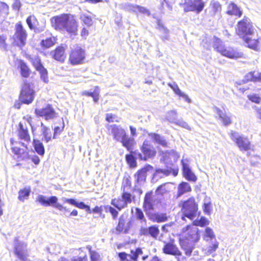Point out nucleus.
Listing matches in <instances>:
<instances>
[{
  "instance_id": "obj_1",
  "label": "nucleus",
  "mask_w": 261,
  "mask_h": 261,
  "mask_svg": "<svg viewBox=\"0 0 261 261\" xmlns=\"http://www.w3.org/2000/svg\"><path fill=\"white\" fill-rule=\"evenodd\" d=\"M108 134L112 136L113 139L117 142H120L122 146L129 150L134 144V139L129 137L126 130L120 125H108Z\"/></svg>"
},
{
  "instance_id": "obj_2",
  "label": "nucleus",
  "mask_w": 261,
  "mask_h": 261,
  "mask_svg": "<svg viewBox=\"0 0 261 261\" xmlns=\"http://www.w3.org/2000/svg\"><path fill=\"white\" fill-rule=\"evenodd\" d=\"M214 48L222 55L230 59H237L242 58L243 54L238 51L230 47H226L220 39L215 38L213 43Z\"/></svg>"
},
{
  "instance_id": "obj_3",
  "label": "nucleus",
  "mask_w": 261,
  "mask_h": 261,
  "mask_svg": "<svg viewBox=\"0 0 261 261\" xmlns=\"http://www.w3.org/2000/svg\"><path fill=\"white\" fill-rule=\"evenodd\" d=\"M36 201L45 206H52L62 212L65 216L67 217H69V215H67L68 213L70 212L69 208L58 203V198L55 196L46 198L44 195H39L36 198Z\"/></svg>"
},
{
  "instance_id": "obj_4",
  "label": "nucleus",
  "mask_w": 261,
  "mask_h": 261,
  "mask_svg": "<svg viewBox=\"0 0 261 261\" xmlns=\"http://www.w3.org/2000/svg\"><path fill=\"white\" fill-rule=\"evenodd\" d=\"M181 211L183 214L182 219L187 217L190 220H193L196 216L198 205L193 197H191L187 200L181 201Z\"/></svg>"
},
{
  "instance_id": "obj_5",
  "label": "nucleus",
  "mask_w": 261,
  "mask_h": 261,
  "mask_svg": "<svg viewBox=\"0 0 261 261\" xmlns=\"http://www.w3.org/2000/svg\"><path fill=\"white\" fill-rule=\"evenodd\" d=\"M237 26L236 33L240 37L252 36L254 33V28L250 19L247 17H244L242 20L239 21Z\"/></svg>"
},
{
  "instance_id": "obj_6",
  "label": "nucleus",
  "mask_w": 261,
  "mask_h": 261,
  "mask_svg": "<svg viewBox=\"0 0 261 261\" xmlns=\"http://www.w3.org/2000/svg\"><path fill=\"white\" fill-rule=\"evenodd\" d=\"M231 139L235 142L241 151H248L251 149V143L248 138L240 135L238 133L231 130L229 133Z\"/></svg>"
},
{
  "instance_id": "obj_7",
  "label": "nucleus",
  "mask_w": 261,
  "mask_h": 261,
  "mask_svg": "<svg viewBox=\"0 0 261 261\" xmlns=\"http://www.w3.org/2000/svg\"><path fill=\"white\" fill-rule=\"evenodd\" d=\"M85 57L84 49L79 45H75L71 48L69 60L73 65L81 64L83 63Z\"/></svg>"
},
{
  "instance_id": "obj_8",
  "label": "nucleus",
  "mask_w": 261,
  "mask_h": 261,
  "mask_svg": "<svg viewBox=\"0 0 261 261\" xmlns=\"http://www.w3.org/2000/svg\"><path fill=\"white\" fill-rule=\"evenodd\" d=\"M35 92L31 88L30 85L24 82L22 86L21 90L19 95V100L23 103L30 104L32 102L34 98Z\"/></svg>"
},
{
  "instance_id": "obj_9",
  "label": "nucleus",
  "mask_w": 261,
  "mask_h": 261,
  "mask_svg": "<svg viewBox=\"0 0 261 261\" xmlns=\"http://www.w3.org/2000/svg\"><path fill=\"white\" fill-rule=\"evenodd\" d=\"M142 153L135 151V156L141 160H147L155 155V151L153 147L149 144L147 141H145L141 148Z\"/></svg>"
},
{
  "instance_id": "obj_10",
  "label": "nucleus",
  "mask_w": 261,
  "mask_h": 261,
  "mask_svg": "<svg viewBox=\"0 0 261 261\" xmlns=\"http://www.w3.org/2000/svg\"><path fill=\"white\" fill-rule=\"evenodd\" d=\"M15 31L13 35L15 42L19 46H24L26 42L27 33L20 22L16 24Z\"/></svg>"
},
{
  "instance_id": "obj_11",
  "label": "nucleus",
  "mask_w": 261,
  "mask_h": 261,
  "mask_svg": "<svg viewBox=\"0 0 261 261\" xmlns=\"http://www.w3.org/2000/svg\"><path fill=\"white\" fill-rule=\"evenodd\" d=\"M184 240L191 242H197L200 239L198 228L194 225H188L182 228Z\"/></svg>"
},
{
  "instance_id": "obj_12",
  "label": "nucleus",
  "mask_w": 261,
  "mask_h": 261,
  "mask_svg": "<svg viewBox=\"0 0 261 261\" xmlns=\"http://www.w3.org/2000/svg\"><path fill=\"white\" fill-rule=\"evenodd\" d=\"M67 16V14H63L52 17L50 19L52 26L56 30H64L67 20L69 21L70 25L73 24V21L71 19H68Z\"/></svg>"
},
{
  "instance_id": "obj_13",
  "label": "nucleus",
  "mask_w": 261,
  "mask_h": 261,
  "mask_svg": "<svg viewBox=\"0 0 261 261\" xmlns=\"http://www.w3.org/2000/svg\"><path fill=\"white\" fill-rule=\"evenodd\" d=\"M35 111L37 115L44 117L46 120L53 119L58 115L50 105H47L42 109H36Z\"/></svg>"
},
{
  "instance_id": "obj_14",
  "label": "nucleus",
  "mask_w": 261,
  "mask_h": 261,
  "mask_svg": "<svg viewBox=\"0 0 261 261\" xmlns=\"http://www.w3.org/2000/svg\"><path fill=\"white\" fill-rule=\"evenodd\" d=\"M159 203L158 199L152 195V192H148L145 196L143 208L146 212H150L154 210L155 206Z\"/></svg>"
},
{
  "instance_id": "obj_15",
  "label": "nucleus",
  "mask_w": 261,
  "mask_h": 261,
  "mask_svg": "<svg viewBox=\"0 0 261 261\" xmlns=\"http://www.w3.org/2000/svg\"><path fill=\"white\" fill-rule=\"evenodd\" d=\"M205 6V3L202 0L191 1L184 7V10L186 12L195 11L198 14L201 12Z\"/></svg>"
},
{
  "instance_id": "obj_16",
  "label": "nucleus",
  "mask_w": 261,
  "mask_h": 261,
  "mask_svg": "<svg viewBox=\"0 0 261 261\" xmlns=\"http://www.w3.org/2000/svg\"><path fill=\"white\" fill-rule=\"evenodd\" d=\"M14 244L15 254L19 259L25 261L28 256L27 244L24 242H19L16 239L15 240Z\"/></svg>"
},
{
  "instance_id": "obj_17",
  "label": "nucleus",
  "mask_w": 261,
  "mask_h": 261,
  "mask_svg": "<svg viewBox=\"0 0 261 261\" xmlns=\"http://www.w3.org/2000/svg\"><path fill=\"white\" fill-rule=\"evenodd\" d=\"M26 21L30 29L34 30V31L36 33H41L45 29L44 24L43 23L40 25L37 18L34 15L28 17Z\"/></svg>"
},
{
  "instance_id": "obj_18",
  "label": "nucleus",
  "mask_w": 261,
  "mask_h": 261,
  "mask_svg": "<svg viewBox=\"0 0 261 261\" xmlns=\"http://www.w3.org/2000/svg\"><path fill=\"white\" fill-rule=\"evenodd\" d=\"M160 230L156 225H152L148 228L141 226L139 230V233L143 236H150L153 238H156L159 234Z\"/></svg>"
},
{
  "instance_id": "obj_19",
  "label": "nucleus",
  "mask_w": 261,
  "mask_h": 261,
  "mask_svg": "<svg viewBox=\"0 0 261 261\" xmlns=\"http://www.w3.org/2000/svg\"><path fill=\"white\" fill-rule=\"evenodd\" d=\"M163 252L167 254L179 256L181 255V252L178 247L174 244L173 241L166 243L163 248Z\"/></svg>"
},
{
  "instance_id": "obj_20",
  "label": "nucleus",
  "mask_w": 261,
  "mask_h": 261,
  "mask_svg": "<svg viewBox=\"0 0 261 261\" xmlns=\"http://www.w3.org/2000/svg\"><path fill=\"white\" fill-rule=\"evenodd\" d=\"M172 171H173L174 176L177 175V172L173 170L170 166H168L167 169H158L153 174L152 180L153 181H156L159 179L169 175Z\"/></svg>"
},
{
  "instance_id": "obj_21",
  "label": "nucleus",
  "mask_w": 261,
  "mask_h": 261,
  "mask_svg": "<svg viewBox=\"0 0 261 261\" xmlns=\"http://www.w3.org/2000/svg\"><path fill=\"white\" fill-rule=\"evenodd\" d=\"M182 168L183 174L185 177L191 181H195L197 178L194 173L192 172L189 165V161L187 159H182L181 160Z\"/></svg>"
},
{
  "instance_id": "obj_22",
  "label": "nucleus",
  "mask_w": 261,
  "mask_h": 261,
  "mask_svg": "<svg viewBox=\"0 0 261 261\" xmlns=\"http://www.w3.org/2000/svg\"><path fill=\"white\" fill-rule=\"evenodd\" d=\"M123 8L129 12H133L136 13L139 12L147 15H150V12L148 9L137 5H134L128 3H125L123 5Z\"/></svg>"
},
{
  "instance_id": "obj_23",
  "label": "nucleus",
  "mask_w": 261,
  "mask_h": 261,
  "mask_svg": "<svg viewBox=\"0 0 261 261\" xmlns=\"http://www.w3.org/2000/svg\"><path fill=\"white\" fill-rule=\"evenodd\" d=\"M222 11V6L218 1H213L211 2L208 8L206 10L207 15L211 17H214L220 14Z\"/></svg>"
},
{
  "instance_id": "obj_24",
  "label": "nucleus",
  "mask_w": 261,
  "mask_h": 261,
  "mask_svg": "<svg viewBox=\"0 0 261 261\" xmlns=\"http://www.w3.org/2000/svg\"><path fill=\"white\" fill-rule=\"evenodd\" d=\"M151 168H152V167L148 165L138 171L134 175L135 182L137 184L140 185L145 181L147 172Z\"/></svg>"
},
{
  "instance_id": "obj_25",
  "label": "nucleus",
  "mask_w": 261,
  "mask_h": 261,
  "mask_svg": "<svg viewBox=\"0 0 261 261\" xmlns=\"http://www.w3.org/2000/svg\"><path fill=\"white\" fill-rule=\"evenodd\" d=\"M50 55L54 59L61 62H64L66 58L65 48L62 46L57 47L50 53Z\"/></svg>"
},
{
  "instance_id": "obj_26",
  "label": "nucleus",
  "mask_w": 261,
  "mask_h": 261,
  "mask_svg": "<svg viewBox=\"0 0 261 261\" xmlns=\"http://www.w3.org/2000/svg\"><path fill=\"white\" fill-rule=\"evenodd\" d=\"M179 243L181 248L185 251L186 255L190 256L195 247L194 243L180 239Z\"/></svg>"
},
{
  "instance_id": "obj_27",
  "label": "nucleus",
  "mask_w": 261,
  "mask_h": 261,
  "mask_svg": "<svg viewBox=\"0 0 261 261\" xmlns=\"http://www.w3.org/2000/svg\"><path fill=\"white\" fill-rule=\"evenodd\" d=\"M67 18L72 19V21H73V24L70 25L69 21L67 20L65 23L66 27H65L64 30L66 31L69 33L73 34L74 35L76 34L77 30V24L76 21L75 20L74 16L71 14H68Z\"/></svg>"
},
{
  "instance_id": "obj_28",
  "label": "nucleus",
  "mask_w": 261,
  "mask_h": 261,
  "mask_svg": "<svg viewBox=\"0 0 261 261\" xmlns=\"http://www.w3.org/2000/svg\"><path fill=\"white\" fill-rule=\"evenodd\" d=\"M18 136L20 139L25 142H29L30 141V136L29 134L28 128L21 122H20L19 124Z\"/></svg>"
},
{
  "instance_id": "obj_29",
  "label": "nucleus",
  "mask_w": 261,
  "mask_h": 261,
  "mask_svg": "<svg viewBox=\"0 0 261 261\" xmlns=\"http://www.w3.org/2000/svg\"><path fill=\"white\" fill-rule=\"evenodd\" d=\"M148 136L155 144L160 145L164 147H168V143L163 136L155 133H149Z\"/></svg>"
},
{
  "instance_id": "obj_30",
  "label": "nucleus",
  "mask_w": 261,
  "mask_h": 261,
  "mask_svg": "<svg viewBox=\"0 0 261 261\" xmlns=\"http://www.w3.org/2000/svg\"><path fill=\"white\" fill-rule=\"evenodd\" d=\"M226 13L229 15L241 17L242 15V11L236 4L231 3L228 4Z\"/></svg>"
},
{
  "instance_id": "obj_31",
  "label": "nucleus",
  "mask_w": 261,
  "mask_h": 261,
  "mask_svg": "<svg viewBox=\"0 0 261 261\" xmlns=\"http://www.w3.org/2000/svg\"><path fill=\"white\" fill-rule=\"evenodd\" d=\"M179 155L177 153L173 150L165 153L164 156V161L166 164H169V165H172L177 160Z\"/></svg>"
},
{
  "instance_id": "obj_32",
  "label": "nucleus",
  "mask_w": 261,
  "mask_h": 261,
  "mask_svg": "<svg viewBox=\"0 0 261 261\" xmlns=\"http://www.w3.org/2000/svg\"><path fill=\"white\" fill-rule=\"evenodd\" d=\"M191 191V187L190 185L186 182H182L177 187V193L176 198L180 197L183 194L189 192Z\"/></svg>"
},
{
  "instance_id": "obj_33",
  "label": "nucleus",
  "mask_w": 261,
  "mask_h": 261,
  "mask_svg": "<svg viewBox=\"0 0 261 261\" xmlns=\"http://www.w3.org/2000/svg\"><path fill=\"white\" fill-rule=\"evenodd\" d=\"M168 85L173 90L176 94L184 98L188 102H191V100L189 98L188 96L179 89L178 85L175 82L173 83H168Z\"/></svg>"
},
{
  "instance_id": "obj_34",
  "label": "nucleus",
  "mask_w": 261,
  "mask_h": 261,
  "mask_svg": "<svg viewBox=\"0 0 261 261\" xmlns=\"http://www.w3.org/2000/svg\"><path fill=\"white\" fill-rule=\"evenodd\" d=\"M215 112L218 115L219 118L222 120L224 125H228L231 123L230 116L224 113L219 108H215Z\"/></svg>"
},
{
  "instance_id": "obj_35",
  "label": "nucleus",
  "mask_w": 261,
  "mask_h": 261,
  "mask_svg": "<svg viewBox=\"0 0 261 261\" xmlns=\"http://www.w3.org/2000/svg\"><path fill=\"white\" fill-rule=\"evenodd\" d=\"M149 219L153 222L161 223L167 221V216L166 214L155 213L149 215Z\"/></svg>"
},
{
  "instance_id": "obj_36",
  "label": "nucleus",
  "mask_w": 261,
  "mask_h": 261,
  "mask_svg": "<svg viewBox=\"0 0 261 261\" xmlns=\"http://www.w3.org/2000/svg\"><path fill=\"white\" fill-rule=\"evenodd\" d=\"M251 36H246L242 38L248 47L256 50L258 45V41L257 39L252 38Z\"/></svg>"
},
{
  "instance_id": "obj_37",
  "label": "nucleus",
  "mask_w": 261,
  "mask_h": 261,
  "mask_svg": "<svg viewBox=\"0 0 261 261\" xmlns=\"http://www.w3.org/2000/svg\"><path fill=\"white\" fill-rule=\"evenodd\" d=\"M157 29L163 33L161 37L163 41L168 40L169 39V30L163 25L160 21L158 22Z\"/></svg>"
},
{
  "instance_id": "obj_38",
  "label": "nucleus",
  "mask_w": 261,
  "mask_h": 261,
  "mask_svg": "<svg viewBox=\"0 0 261 261\" xmlns=\"http://www.w3.org/2000/svg\"><path fill=\"white\" fill-rule=\"evenodd\" d=\"M62 200L64 203H69L81 209H84L86 207V205L83 202H77L74 199H68L63 197Z\"/></svg>"
},
{
  "instance_id": "obj_39",
  "label": "nucleus",
  "mask_w": 261,
  "mask_h": 261,
  "mask_svg": "<svg viewBox=\"0 0 261 261\" xmlns=\"http://www.w3.org/2000/svg\"><path fill=\"white\" fill-rule=\"evenodd\" d=\"M9 13V6L0 1V21L3 20Z\"/></svg>"
},
{
  "instance_id": "obj_40",
  "label": "nucleus",
  "mask_w": 261,
  "mask_h": 261,
  "mask_svg": "<svg viewBox=\"0 0 261 261\" xmlns=\"http://www.w3.org/2000/svg\"><path fill=\"white\" fill-rule=\"evenodd\" d=\"M20 69V73L22 76L28 77L30 74V70L27 64L23 61H20L19 64Z\"/></svg>"
},
{
  "instance_id": "obj_41",
  "label": "nucleus",
  "mask_w": 261,
  "mask_h": 261,
  "mask_svg": "<svg viewBox=\"0 0 261 261\" xmlns=\"http://www.w3.org/2000/svg\"><path fill=\"white\" fill-rule=\"evenodd\" d=\"M35 151L40 155H43L45 152L44 146L39 140H34L33 142Z\"/></svg>"
},
{
  "instance_id": "obj_42",
  "label": "nucleus",
  "mask_w": 261,
  "mask_h": 261,
  "mask_svg": "<svg viewBox=\"0 0 261 261\" xmlns=\"http://www.w3.org/2000/svg\"><path fill=\"white\" fill-rule=\"evenodd\" d=\"M111 204L119 210H121V209L126 207L127 205L122 197L113 199L112 200Z\"/></svg>"
},
{
  "instance_id": "obj_43",
  "label": "nucleus",
  "mask_w": 261,
  "mask_h": 261,
  "mask_svg": "<svg viewBox=\"0 0 261 261\" xmlns=\"http://www.w3.org/2000/svg\"><path fill=\"white\" fill-rule=\"evenodd\" d=\"M203 239L206 241L216 240L215 234L212 229L210 227H206L205 228L203 235Z\"/></svg>"
},
{
  "instance_id": "obj_44",
  "label": "nucleus",
  "mask_w": 261,
  "mask_h": 261,
  "mask_svg": "<svg viewBox=\"0 0 261 261\" xmlns=\"http://www.w3.org/2000/svg\"><path fill=\"white\" fill-rule=\"evenodd\" d=\"M137 159H139V158L135 156V151H131L130 154L126 155V160L127 163L132 167H135L136 166L137 163L136 160Z\"/></svg>"
},
{
  "instance_id": "obj_45",
  "label": "nucleus",
  "mask_w": 261,
  "mask_h": 261,
  "mask_svg": "<svg viewBox=\"0 0 261 261\" xmlns=\"http://www.w3.org/2000/svg\"><path fill=\"white\" fill-rule=\"evenodd\" d=\"M56 43V38L54 37H49L45 40L41 41V45L46 48H49L53 46Z\"/></svg>"
},
{
  "instance_id": "obj_46",
  "label": "nucleus",
  "mask_w": 261,
  "mask_h": 261,
  "mask_svg": "<svg viewBox=\"0 0 261 261\" xmlns=\"http://www.w3.org/2000/svg\"><path fill=\"white\" fill-rule=\"evenodd\" d=\"M42 132L44 136V140L46 142H49L51 139V133L49 129L45 126L42 122L41 123Z\"/></svg>"
},
{
  "instance_id": "obj_47",
  "label": "nucleus",
  "mask_w": 261,
  "mask_h": 261,
  "mask_svg": "<svg viewBox=\"0 0 261 261\" xmlns=\"http://www.w3.org/2000/svg\"><path fill=\"white\" fill-rule=\"evenodd\" d=\"M177 114L176 111L171 110L168 112L166 115V119L171 123H175L177 121Z\"/></svg>"
},
{
  "instance_id": "obj_48",
  "label": "nucleus",
  "mask_w": 261,
  "mask_h": 261,
  "mask_svg": "<svg viewBox=\"0 0 261 261\" xmlns=\"http://www.w3.org/2000/svg\"><path fill=\"white\" fill-rule=\"evenodd\" d=\"M130 253L131 254H129L128 256L134 261H138V256L143 254V251L141 248H138L135 251L132 250Z\"/></svg>"
},
{
  "instance_id": "obj_49",
  "label": "nucleus",
  "mask_w": 261,
  "mask_h": 261,
  "mask_svg": "<svg viewBox=\"0 0 261 261\" xmlns=\"http://www.w3.org/2000/svg\"><path fill=\"white\" fill-rule=\"evenodd\" d=\"M30 193V190L29 189L24 188L21 190L19 192L18 199L19 200L23 201L24 198L29 197Z\"/></svg>"
},
{
  "instance_id": "obj_50",
  "label": "nucleus",
  "mask_w": 261,
  "mask_h": 261,
  "mask_svg": "<svg viewBox=\"0 0 261 261\" xmlns=\"http://www.w3.org/2000/svg\"><path fill=\"white\" fill-rule=\"evenodd\" d=\"M121 197L127 205L128 204H130L132 201V198H134V197H132L130 193H128L126 191L123 192Z\"/></svg>"
},
{
  "instance_id": "obj_51",
  "label": "nucleus",
  "mask_w": 261,
  "mask_h": 261,
  "mask_svg": "<svg viewBox=\"0 0 261 261\" xmlns=\"http://www.w3.org/2000/svg\"><path fill=\"white\" fill-rule=\"evenodd\" d=\"M136 217L137 219L141 221V222L146 223V219H145L142 211L139 208H136Z\"/></svg>"
},
{
  "instance_id": "obj_52",
  "label": "nucleus",
  "mask_w": 261,
  "mask_h": 261,
  "mask_svg": "<svg viewBox=\"0 0 261 261\" xmlns=\"http://www.w3.org/2000/svg\"><path fill=\"white\" fill-rule=\"evenodd\" d=\"M206 224H208L207 220L205 218L202 217L200 218V219H197L194 221L193 225L196 227L197 226L202 227L204 225H206Z\"/></svg>"
},
{
  "instance_id": "obj_53",
  "label": "nucleus",
  "mask_w": 261,
  "mask_h": 261,
  "mask_svg": "<svg viewBox=\"0 0 261 261\" xmlns=\"http://www.w3.org/2000/svg\"><path fill=\"white\" fill-rule=\"evenodd\" d=\"M32 62L38 71L44 67L41 63L40 59L38 57H35L32 58Z\"/></svg>"
},
{
  "instance_id": "obj_54",
  "label": "nucleus",
  "mask_w": 261,
  "mask_h": 261,
  "mask_svg": "<svg viewBox=\"0 0 261 261\" xmlns=\"http://www.w3.org/2000/svg\"><path fill=\"white\" fill-rule=\"evenodd\" d=\"M87 248L89 249L91 261H100V255L96 251L91 250V247L88 246Z\"/></svg>"
},
{
  "instance_id": "obj_55",
  "label": "nucleus",
  "mask_w": 261,
  "mask_h": 261,
  "mask_svg": "<svg viewBox=\"0 0 261 261\" xmlns=\"http://www.w3.org/2000/svg\"><path fill=\"white\" fill-rule=\"evenodd\" d=\"M81 19L87 26H91L93 22L90 16L83 14L81 15Z\"/></svg>"
},
{
  "instance_id": "obj_56",
  "label": "nucleus",
  "mask_w": 261,
  "mask_h": 261,
  "mask_svg": "<svg viewBox=\"0 0 261 261\" xmlns=\"http://www.w3.org/2000/svg\"><path fill=\"white\" fill-rule=\"evenodd\" d=\"M167 184H164L159 186L155 191V193L158 195H163L165 193L168 191V189L166 187Z\"/></svg>"
},
{
  "instance_id": "obj_57",
  "label": "nucleus",
  "mask_w": 261,
  "mask_h": 261,
  "mask_svg": "<svg viewBox=\"0 0 261 261\" xmlns=\"http://www.w3.org/2000/svg\"><path fill=\"white\" fill-rule=\"evenodd\" d=\"M132 182L130 179L128 178H125L123 179L122 188H123V191H127L131 187Z\"/></svg>"
},
{
  "instance_id": "obj_58",
  "label": "nucleus",
  "mask_w": 261,
  "mask_h": 261,
  "mask_svg": "<svg viewBox=\"0 0 261 261\" xmlns=\"http://www.w3.org/2000/svg\"><path fill=\"white\" fill-rule=\"evenodd\" d=\"M38 71H40L41 79L43 81L44 83H48V79L47 76V71L46 69L43 67Z\"/></svg>"
},
{
  "instance_id": "obj_59",
  "label": "nucleus",
  "mask_w": 261,
  "mask_h": 261,
  "mask_svg": "<svg viewBox=\"0 0 261 261\" xmlns=\"http://www.w3.org/2000/svg\"><path fill=\"white\" fill-rule=\"evenodd\" d=\"M175 124L187 129H191V128L188 124L182 119L177 120V121L175 122Z\"/></svg>"
},
{
  "instance_id": "obj_60",
  "label": "nucleus",
  "mask_w": 261,
  "mask_h": 261,
  "mask_svg": "<svg viewBox=\"0 0 261 261\" xmlns=\"http://www.w3.org/2000/svg\"><path fill=\"white\" fill-rule=\"evenodd\" d=\"M203 211L206 214H210L211 213V202L209 200H205L203 206Z\"/></svg>"
},
{
  "instance_id": "obj_61",
  "label": "nucleus",
  "mask_w": 261,
  "mask_h": 261,
  "mask_svg": "<svg viewBox=\"0 0 261 261\" xmlns=\"http://www.w3.org/2000/svg\"><path fill=\"white\" fill-rule=\"evenodd\" d=\"M219 243L216 241V240L213 241V244L208 247V252L211 253L213 252H215L217 249L218 248Z\"/></svg>"
},
{
  "instance_id": "obj_62",
  "label": "nucleus",
  "mask_w": 261,
  "mask_h": 261,
  "mask_svg": "<svg viewBox=\"0 0 261 261\" xmlns=\"http://www.w3.org/2000/svg\"><path fill=\"white\" fill-rule=\"evenodd\" d=\"M248 97L250 100L256 103H259L261 100V98L256 94L248 95Z\"/></svg>"
},
{
  "instance_id": "obj_63",
  "label": "nucleus",
  "mask_w": 261,
  "mask_h": 261,
  "mask_svg": "<svg viewBox=\"0 0 261 261\" xmlns=\"http://www.w3.org/2000/svg\"><path fill=\"white\" fill-rule=\"evenodd\" d=\"M124 224V220L122 219H120L119 222H118V224L116 227V230L119 232L122 231L123 229Z\"/></svg>"
},
{
  "instance_id": "obj_64",
  "label": "nucleus",
  "mask_w": 261,
  "mask_h": 261,
  "mask_svg": "<svg viewBox=\"0 0 261 261\" xmlns=\"http://www.w3.org/2000/svg\"><path fill=\"white\" fill-rule=\"evenodd\" d=\"M252 108L255 111V115L256 117L258 119L261 120V107L254 106Z\"/></svg>"
}]
</instances>
